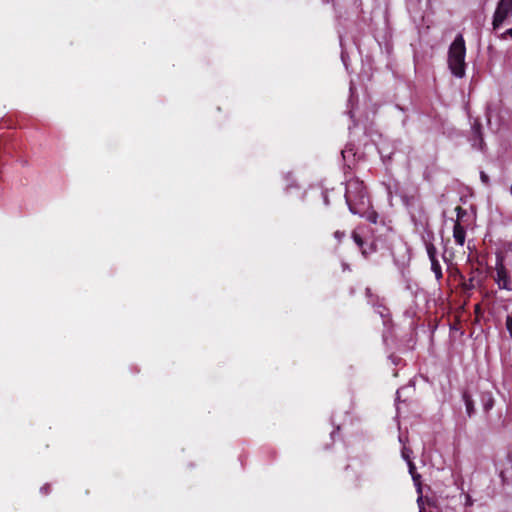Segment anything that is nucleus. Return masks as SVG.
<instances>
[{
    "label": "nucleus",
    "instance_id": "8",
    "mask_svg": "<svg viewBox=\"0 0 512 512\" xmlns=\"http://www.w3.org/2000/svg\"><path fill=\"white\" fill-rule=\"evenodd\" d=\"M453 238L457 245L463 246L466 238L465 228L460 224L458 220L455 221L453 227Z\"/></svg>",
    "mask_w": 512,
    "mask_h": 512
},
{
    "label": "nucleus",
    "instance_id": "15",
    "mask_svg": "<svg viewBox=\"0 0 512 512\" xmlns=\"http://www.w3.org/2000/svg\"><path fill=\"white\" fill-rule=\"evenodd\" d=\"M375 312L380 315V317L384 321V324H386L388 321V317H389L388 309L385 306L379 304V305L375 306Z\"/></svg>",
    "mask_w": 512,
    "mask_h": 512
},
{
    "label": "nucleus",
    "instance_id": "23",
    "mask_svg": "<svg viewBox=\"0 0 512 512\" xmlns=\"http://www.w3.org/2000/svg\"><path fill=\"white\" fill-rule=\"evenodd\" d=\"M456 212H457V218L463 217V215H465V213H466L465 210L462 209L460 206H458L456 208ZM457 220L459 221V219H457Z\"/></svg>",
    "mask_w": 512,
    "mask_h": 512
},
{
    "label": "nucleus",
    "instance_id": "21",
    "mask_svg": "<svg viewBox=\"0 0 512 512\" xmlns=\"http://www.w3.org/2000/svg\"><path fill=\"white\" fill-rule=\"evenodd\" d=\"M480 178L485 185H489V177L485 172H480Z\"/></svg>",
    "mask_w": 512,
    "mask_h": 512
},
{
    "label": "nucleus",
    "instance_id": "3",
    "mask_svg": "<svg viewBox=\"0 0 512 512\" xmlns=\"http://www.w3.org/2000/svg\"><path fill=\"white\" fill-rule=\"evenodd\" d=\"M510 18H512V0H499L492 19L493 30L509 24Z\"/></svg>",
    "mask_w": 512,
    "mask_h": 512
},
{
    "label": "nucleus",
    "instance_id": "10",
    "mask_svg": "<svg viewBox=\"0 0 512 512\" xmlns=\"http://www.w3.org/2000/svg\"><path fill=\"white\" fill-rule=\"evenodd\" d=\"M462 399L465 404L466 412H467L468 416H472V414L474 413V402H473L470 394L468 392H464L462 394Z\"/></svg>",
    "mask_w": 512,
    "mask_h": 512
},
{
    "label": "nucleus",
    "instance_id": "28",
    "mask_svg": "<svg viewBox=\"0 0 512 512\" xmlns=\"http://www.w3.org/2000/svg\"><path fill=\"white\" fill-rule=\"evenodd\" d=\"M390 358L394 364H398V361H400V358L398 357L391 356Z\"/></svg>",
    "mask_w": 512,
    "mask_h": 512
},
{
    "label": "nucleus",
    "instance_id": "4",
    "mask_svg": "<svg viewBox=\"0 0 512 512\" xmlns=\"http://www.w3.org/2000/svg\"><path fill=\"white\" fill-rule=\"evenodd\" d=\"M416 232L420 235L422 243L425 245L434 243L435 235L430 226L428 217L422 213L418 219L412 217Z\"/></svg>",
    "mask_w": 512,
    "mask_h": 512
},
{
    "label": "nucleus",
    "instance_id": "1",
    "mask_svg": "<svg viewBox=\"0 0 512 512\" xmlns=\"http://www.w3.org/2000/svg\"><path fill=\"white\" fill-rule=\"evenodd\" d=\"M345 200L351 213H363L370 200L362 181L353 178L346 182Z\"/></svg>",
    "mask_w": 512,
    "mask_h": 512
},
{
    "label": "nucleus",
    "instance_id": "11",
    "mask_svg": "<svg viewBox=\"0 0 512 512\" xmlns=\"http://www.w3.org/2000/svg\"><path fill=\"white\" fill-rule=\"evenodd\" d=\"M407 465L409 468V473L411 474L415 485L418 486V492H421L420 481H419L420 475L415 472V470H416L415 464L413 463V461H409L407 463Z\"/></svg>",
    "mask_w": 512,
    "mask_h": 512
},
{
    "label": "nucleus",
    "instance_id": "14",
    "mask_svg": "<svg viewBox=\"0 0 512 512\" xmlns=\"http://www.w3.org/2000/svg\"><path fill=\"white\" fill-rule=\"evenodd\" d=\"M352 238L354 240V242L357 244V246L361 249L362 251V254L366 257L368 256V251L366 250V247H364V241L363 239L361 238L360 235H358L357 233H353L352 234Z\"/></svg>",
    "mask_w": 512,
    "mask_h": 512
},
{
    "label": "nucleus",
    "instance_id": "30",
    "mask_svg": "<svg viewBox=\"0 0 512 512\" xmlns=\"http://www.w3.org/2000/svg\"><path fill=\"white\" fill-rule=\"evenodd\" d=\"M341 59H342V61L344 62V65L346 66V62H345V58H344V55H343V54H342V56H341Z\"/></svg>",
    "mask_w": 512,
    "mask_h": 512
},
{
    "label": "nucleus",
    "instance_id": "7",
    "mask_svg": "<svg viewBox=\"0 0 512 512\" xmlns=\"http://www.w3.org/2000/svg\"><path fill=\"white\" fill-rule=\"evenodd\" d=\"M472 133H473V138L471 139L472 146L475 149L482 150L483 146H484V140H483L482 133H481V125L479 123H475L472 126Z\"/></svg>",
    "mask_w": 512,
    "mask_h": 512
},
{
    "label": "nucleus",
    "instance_id": "9",
    "mask_svg": "<svg viewBox=\"0 0 512 512\" xmlns=\"http://www.w3.org/2000/svg\"><path fill=\"white\" fill-rule=\"evenodd\" d=\"M354 214L367 219L373 224H376L378 220V214L371 208L370 203L366 207H363V213Z\"/></svg>",
    "mask_w": 512,
    "mask_h": 512
},
{
    "label": "nucleus",
    "instance_id": "31",
    "mask_svg": "<svg viewBox=\"0 0 512 512\" xmlns=\"http://www.w3.org/2000/svg\"><path fill=\"white\" fill-rule=\"evenodd\" d=\"M399 441H400L401 443H403V438H402V436H399Z\"/></svg>",
    "mask_w": 512,
    "mask_h": 512
},
{
    "label": "nucleus",
    "instance_id": "2",
    "mask_svg": "<svg viewBox=\"0 0 512 512\" xmlns=\"http://www.w3.org/2000/svg\"><path fill=\"white\" fill-rule=\"evenodd\" d=\"M466 47L462 34H458L451 43L448 51V65L451 73L457 78L465 76Z\"/></svg>",
    "mask_w": 512,
    "mask_h": 512
},
{
    "label": "nucleus",
    "instance_id": "22",
    "mask_svg": "<svg viewBox=\"0 0 512 512\" xmlns=\"http://www.w3.org/2000/svg\"><path fill=\"white\" fill-rule=\"evenodd\" d=\"M40 492H41L42 494H44V495L49 494V492H50V486H49L48 484H45L44 486H42V487L40 488Z\"/></svg>",
    "mask_w": 512,
    "mask_h": 512
},
{
    "label": "nucleus",
    "instance_id": "32",
    "mask_svg": "<svg viewBox=\"0 0 512 512\" xmlns=\"http://www.w3.org/2000/svg\"><path fill=\"white\" fill-rule=\"evenodd\" d=\"M347 268H348V266L346 264H343V269L345 270Z\"/></svg>",
    "mask_w": 512,
    "mask_h": 512
},
{
    "label": "nucleus",
    "instance_id": "5",
    "mask_svg": "<svg viewBox=\"0 0 512 512\" xmlns=\"http://www.w3.org/2000/svg\"><path fill=\"white\" fill-rule=\"evenodd\" d=\"M495 282L497 283L500 289H505L508 291L512 290L510 276L501 260L497 261L496 263Z\"/></svg>",
    "mask_w": 512,
    "mask_h": 512
},
{
    "label": "nucleus",
    "instance_id": "24",
    "mask_svg": "<svg viewBox=\"0 0 512 512\" xmlns=\"http://www.w3.org/2000/svg\"><path fill=\"white\" fill-rule=\"evenodd\" d=\"M334 237L338 240V241H341L344 237H345V233L344 232H341V231H336L334 233Z\"/></svg>",
    "mask_w": 512,
    "mask_h": 512
},
{
    "label": "nucleus",
    "instance_id": "20",
    "mask_svg": "<svg viewBox=\"0 0 512 512\" xmlns=\"http://www.w3.org/2000/svg\"><path fill=\"white\" fill-rule=\"evenodd\" d=\"M506 328H507L510 336L512 337V317L511 316H507V318H506Z\"/></svg>",
    "mask_w": 512,
    "mask_h": 512
},
{
    "label": "nucleus",
    "instance_id": "6",
    "mask_svg": "<svg viewBox=\"0 0 512 512\" xmlns=\"http://www.w3.org/2000/svg\"><path fill=\"white\" fill-rule=\"evenodd\" d=\"M486 118L488 125L495 121L496 125L501 124L500 108L498 103H489L486 107Z\"/></svg>",
    "mask_w": 512,
    "mask_h": 512
},
{
    "label": "nucleus",
    "instance_id": "18",
    "mask_svg": "<svg viewBox=\"0 0 512 512\" xmlns=\"http://www.w3.org/2000/svg\"><path fill=\"white\" fill-rule=\"evenodd\" d=\"M401 454H402V457L403 459L408 463L409 461H412L411 460V454H412V451L406 447V446H403L402 448V451H401Z\"/></svg>",
    "mask_w": 512,
    "mask_h": 512
},
{
    "label": "nucleus",
    "instance_id": "13",
    "mask_svg": "<svg viewBox=\"0 0 512 512\" xmlns=\"http://www.w3.org/2000/svg\"><path fill=\"white\" fill-rule=\"evenodd\" d=\"M431 263V270L434 273L437 280H440L443 276L442 274V268L438 261V259L430 260Z\"/></svg>",
    "mask_w": 512,
    "mask_h": 512
},
{
    "label": "nucleus",
    "instance_id": "17",
    "mask_svg": "<svg viewBox=\"0 0 512 512\" xmlns=\"http://www.w3.org/2000/svg\"><path fill=\"white\" fill-rule=\"evenodd\" d=\"M342 154V157L345 161L349 160L350 157H354L355 156V153H354V149H353V146L352 145H347L341 152Z\"/></svg>",
    "mask_w": 512,
    "mask_h": 512
},
{
    "label": "nucleus",
    "instance_id": "16",
    "mask_svg": "<svg viewBox=\"0 0 512 512\" xmlns=\"http://www.w3.org/2000/svg\"><path fill=\"white\" fill-rule=\"evenodd\" d=\"M425 249H426L429 260L437 259V249H436L434 243L425 245Z\"/></svg>",
    "mask_w": 512,
    "mask_h": 512
},
{
    "label": "nucleus",
    "instance_id": "26",
    "mask_svg": "<svg viewBox=\"0 0 512 512\" xmlns=\"http://www.w3.org/2000/svg\"><path fill=\"white\" fill-rule=\"evenodd\" d=\"M322 196H323L324 204H325L326 206H328V205H329V199H328V195H327V193H326V192H322Z\"/></svg>",
    "mask_w": 512,
    "mask_h": 512
},
{
    "label": "nucleus",
    "instance_id": "27",
    "mask_svg": "<svg viewBox=\"0 0 512 512\" xmlns=\"http://www.w3.org/2000/svg\"><path fill=\"white\" fill-rule=\"evenodd\" d=\"M366 250L369 252L368 255L373 253L375 251L374 244H371L369 247L366 248Z\"/></svg>",
    "mask_w": 512,
    "mask_h": 512
},
{
    "label": "nucleus",
    "instance_id": "25",
    "mask_svg": "<svg viewBox=\"0 0 512 512\" xmlns=\"http://www.w3.org/2000/svg\"><path fill=\"white\" fill-rule=\"evenodd\" d=\"M417 503H418V506H419V512H423V508H422L423 499H422V496L418 497Z\"/></svg>",
    "mask_w": 512,
    "mask_h": 512
},
{
    "label": "nucleus",
    "instance_id": "29",
    "mask_svg": "<svg viewBox=\"0 0 512 512\" xmlns=\"http://www.w3.org/2000/svg\"><path fill=\"white\" fill-rule=\"evenodd\" d=\"M400 393H401V390H397V392H396V401L400 400Z\"/></svg>",
    "mask_w": 512,
    "mask_h": 512
},
{
    "label": "nucleus",
    "instance_id": "12",
    "mask_svg": "<svg viewBox=\"0 0 512 512\" xmlns=\"http://www.w3.org/2000/svg\"><path fill=\"white\" fill-rule=\"evenodd\" d=\"M482 404L485 411H489L494 406V399L491 393L482 394Z\"/></svg>",
    "mask_w": 512,
    "mask_h": 512
},
{
    "label": "nucleus",
    "instance_id": "19",
    "mask_svg": "<svg viewBox=\"0 0 512 512\" xmlns=\"http://www.w3.org/2000/svg\"><path fill=\"white\" fill-rule=\"evenodd\" d=\"M508 37L512 38V27L499 35L501 40H506Z\"/></svg>",
    "mask_w": 512,
    "mask_h": 512
}]
</instances>
